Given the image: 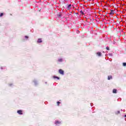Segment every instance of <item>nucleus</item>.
<instances>
[{
  "instance_id": "obj_11",
  "label": "nucleus",
  "mask_w": 126,
  "mask_h": 126,
  "mask_svg": "<svg viewBox=\"0 0 126 126\" xmlns=\"http://www.w3.org/2000/svg\"><path fill=\"white\" fill-rule=\"evenodd\" d=\"M57 106H60V104H61V102L58 101V102H57Z\"/></svg>"
},
{
  "instance_id": "obj_15",
  "label": "nucleus",
  "mask_w": 126,
  "mask_h": 126,
  "mask_svg": "<svg viewBox=\"0 0 126 126\" xmlns=\"http://www.w3.org/2000/svg\"><path fill=\"white\" fill-rule=\"evenodd\" d=\"M116 115H119L120 114V111H118L116 112Z\"/></svg>"
},
{
  "instance_id": "obj_2",
  "label": "nucleus",
  "mask_w": 126,
  "mask_h": 126,
  "mask_svg": "<svg viewBox=\"0 0 126 126\" xmlns=\"http://www.w3.org/2000/svg\"><path fill=\"white\" fill-rule=\"evenodd\" d=\"M17 112L18 114H19V115H23V113L22 110H18Z\"/></svg>"
},
{
  "instance_id": "obj_10",
  "label": "nucleus",
  "mask_w": 126,
  "mask_h": 126,
  "mask_svg": "<svg viewBox=\"0 0 126 126\" xmlns=\"http://www.w3.org/2000/svg\"><path fill=\"white\" fill-rule=\"evenodd\" d=\"M53 78H57V79H60V77L57 76H54Z\"/></svg>"
},
{
  "instance_id": "obj_8",
  "label": "nucleus",
  "mask_w": 126,
  "mask_h": 126,
  "mask_svg": "<svg viewBox=\"0 0 126 126\" xmlns=\"http://www.w3.org/2000/svg\"><path fill=\"white\" fill-rule=\"evenodd\" d=\"M113 79V77H112V76H108V80H110V79Z\"/></svg>"
},
{
  "instance_id": "obj_13",
  "label": "nucleus",
  "mask_w": 126,
  "mask_h": 126,
  "mask_svg": "<svg viewBox=\"0 0 126 126\" xmlns=\"http://www.w3.org/2000/svg\"><path fill=\"white\" fill-rule=\"evenodd\" d=\"M3 16V13H1L0 14V17H1V16Z\"/></svg>"
},
{
  "instance_id": "obj_3",
  "label": "nucleus",
  "mask_w": 126,
  "mask_h": 126,
  "mask_svg": "<svg viewBox=\"0 0 126 126\" xmlns=\"http://www.w3.org/2000/svg\"><path fill=\"white\" fill-rule=\"evenodd\" d=\"M67 8L68 10H69V9H70L71 8V4H69L67 5Z\"/></svg>"
},
{
  "instance_id": "obj_20",
  "label": "nucleus",
  "mask_w": 126,
  "mask_h": 126,
  "mask_svg": "<svg viewBox=\"0 0 126 126\" xmlns=\"http://www.w3.org/2000/svg\"><path fill=\"white\" fill-rule=\"evenodd\" d=\"M125 117H126V115H125Z\"/></svg>"
},
{
  "instance_id": "obj_1",
  "label": "nucleus",
  "mask_w": 126,
  "mask_h": 126,
  "mask_svg": "<svg viewBox=\"0 0 126 126\" xmlns=\"http://www.w3.org/2000/svg\"><path fill=\"white\" fill-rule=\"evenodd\" d=\"M59 73L60 74H62V75H63V74H64V71L62 69H60L59 70Z\"/></svg>"
},
{
  "instance_id": "obj_5",
  "label": "nucleus",
  "mask_w": 126,
  "mask_h": 126,
  "mask_svg": "<svg viewBox=\"0 0 126 126\" xmlns=\"http://www.w3.org/2000/svg\"><path fill=\"white\" fill-rule=\"evenodd\" d=\"M96 55L98 56V57H101V56H102V53H101V52H97L96 53Z\"/></svg>"
},
{
  "instance_id": "obj_16",
  "label": "nucleus",
  "mask_w": 126,
  "mask_h": 126,
  "mask_svg": "<svg viewBox=\"0 0 126 126\" xmlns=\"http://www.w3.org/2000/svg\"><path fill=\"white\" fill-rule=\"evenodd\" d=\"M106 50H107V51H110V47H106Z\"/></svg>"
},
{
  "instance_id": "obj_17",
  "label": "nucleus",
  "mask_w": 126,
  "mask_h": 126,
  "mask_svg": "<svg viewBox=\"0 0 126 126\" xmlns=\"http://www.w3.org/2000/svg\"><path fill=\"white\" fill-rule=\"evenodd\" d=\"M25 38H26V39H28V38H29V37L27 35L25 36Z\"/></svg>"
},
{
  "instance_id": "obj_9",
  "label": "nucleus",
  "mask_w": 126,
  "mask_h": 126,
  "mask_svg": "<svg viewBox=\"0 0 126 126\" xmlns=\"http://www.w3.org/2000/svg\"><path fill=\"white\" fill-rule=\"evenodd\" d=\"M113 93H117V90L116 89H113Z\"/></svg>"
},
{
  "instance_id": "obj_18",
  "label": "nucleus",
  "mask_w": 126,
  "mask_h": 126,
  "mask_svg": "<svg viewBox=\"0 0 126 126\" xmlns=\"http://www.w3.org/2000/svg\"><path fill=\"white\" fill-rule=\"evenodd\" d=\"M123 66H126V63H123Z\"/></svg>"
},
{
  "instance_id": "obj_12",
  "label": "nucleus",
  "mask_w": 126,
  "mask_h": 126,
  "mask_svg": "<svg viewBox=\"0 0 126 126\" xmlns=\"http://www.w3.org/2000/svg\"><path fill=\"white\" fill-rule=\"evenodd\" d=\"M58 62H63V59H60L58 60Z\"/></svg>"
},
{
  "instance_id": "obj_6",
  "label": "nucleus",
  "mask_w": 126,
  "mask_h": 126,
  "mask_svg": "<svg viewBox=\"0 0 126 126\" xmlns=\"http://www.w3.org/2000/svg\"><path fill=\"white\" fill-rule=\"evenodd\" d=\"M114 13H115L114 12V11H113V10H111V12L109 13V14H110V15H113Z\"/></svg>"
},
{
  "instance_id": "obj_4",
  "label": "nucleus",
  "mask_w": 126,
  "mask_h": 126,
  "mask_svg": "<svg viewBox=\"0 0 126 126\" xmlns=\"http://www.w3.org/2000/svg\"><path fill=\"white\" fill-rule=\"evenodd\" d=\"M37 43H42V38H39L37 41Z\"/></svg>"
},
{
  "instance_id": "obj_7",
  "label": "nucleus",
  "mask_w": 126,
  "mask_h": 126,
  "mask_svg": "<svg viewBox=\"0 0 126 126\" xmlns=\"http://www.w3.org/2000/svg\"><path fill=\"white\" fill-rule=\"evenodd\" d=\"M55 125H60L61 124V122L60 121H57L55 122Z\"/></svg>"
},
{
  "instance_id": "obj_19",
  "label": "nucleus",
  "mask_w": 126,
  "mask_h": 126,
  "mask_svg": "<svg viewBox=\"0 0 126 126\" xmlns=\"http://www.w3.org/2000/svg\"><path fill=\"white\" fill-rule=\"evenodd\" d=\"M80 12L82 14H84V13L82 10L80 11Z\"/></svg>"
},
{
  "instance_id": "obj_14",
  "label": "nucleus",
  "mask_w": 126,
  "mask_h": 126,
  "mask_svg": "<svg viewBox=\"0 0 126 126\" xmlns=\"http://www.w3.org/2000/svg\"><path fill=\"white\" fill-rule=\"evenodd\" d=\"M58 17H62V14H58Z\"/></svg>"
}]
</instances>
